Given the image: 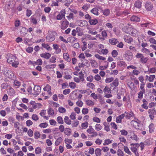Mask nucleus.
<instances>
[{
	"instance_id": "obj_1",
	"label": "nucleus",
	"mask_w": 156,
	"mask_h": 156,
	"mask_svg": "<svg viewBox=\"0 0 156 156\" xmlns=\"http://www.w3.org/2000/svg\"><path fill=\"white\" fill-rule=\"evenodd\" d=\"M130 149L135 154V156H139L137 149L140 146L139 144H138L132 143L130 144Z\"/></svg>"
},
{
	"instance_id": "obj_2",
	"label": "nucleus",
	"mask_w": 156,
	"mask_h": 156,
	"mask_svg": "<svg viewBox=\"0 0 156 156\" xmlns=\"http://www.w3.org/2000/svg\"><path fill=\"white\" fill-rule=\"evenodd\" d=\"M135 57L137 58H140V62L144 64L146 63L148 60L147 58L145 57L143 54L140 53H137Z\"/></svg>"
},
{
	"instance_id": "obj_3",
	"label": "nucleus",
	"mask_w": 156,
	"mask_h": 156,
	"mask_svg": "<svg viewBox=\"0 0 156 156\" xmlns=\"http://www.w3.org/2000/svg\"><path fill=\"white\" fill-rule=\"evenodd\" d=\"M133 54L129 51H126L124 55V57L128 61L131 60L133 58Z\"/></svg>"
},
{
	"instance_id": "obj_4",
	"label": "nucleus",
	"mask_w": 156,
	"mask_h": 156,
	"mask_svg": "<svg viewBox=\"0 0 156 156\" xmlns=\"http://www.w3.org/2000/svg\"><path fill=\"white\" fill-rule=\"evenodd\" d=\"M34 95H37L40 93L41 87L39 86H35L34 88Z\"/></svg>"
},
{
	"instance_id": "obj_5",
	"label": "nucleus",
	"mask_w": 156,
	"mask_h": 156,
	"mask_svg": "<svg viewBox=\"0 0 156 156\" xmlns=\"http://www.w3.org/2000/svg\"><path fill=\"white\" fill-rule=\"evenodd\" d=\"M16 58H17L15 56L13 55L12 54H10L9 56L7 59V62L8 63L11 64L12 62L13 61L16 60Z\"/></svg>"
},
{
	"instance_id": "obj_6",
	"label": "nucleus",
	"mask_w": 156,
	"mask_h": 156,
	"mask_svg": "<svg viewBox=\"0 0 156 156\" xmlns=\"http://www.w3.org/2000/svg\"><path fill=\"white\" fill-rule=\"evenodd\" d=\"M131 30H132V27H129L127 26H124L122 29V30L123 32L129 34H130Z\"/></svg>"
},
{
	"instance_id": "obj_7",
	"label": "nucleus",
	"mask_w": 156,
	"mask_h": 156,
	"mask_svg": "<svg viewBox=\"0 0 156 156\" xmlns=\"http://www.w3.org/2000/svg\"><path fill=\"white\" fill-rule=\"evenodd\" d=\"M145 7L146 9L148 11H151L153 8V5L150 2H146Z\"/></svg>"
},
{
	"instance_id": "obj_8",
	"label": "nucleus",
	"mask_w": 156,
	"mask_h": 156,
	"mask_svg": "<svg viewBox=\"0 0 156 156\" xmlns=\"http://www.w3.org/2000/svg\"><path fill=\"white\" fill-rule=\"evenodd\" d=\"M123 39L126 42L128 43H130L133 41L132 38L129 36H127V35H125Z\"/></svg>"
},
{
	"instance_id": "obj_9",
	"label": "nucleus",
	"mask_w": 156,
	"mask_h": 156,
	"mask_svg": "<svg viewBox=\"0 0 156 156\" xmlns=\"http://www.w3.org/2000/svg\"><path fill=\"white\" fill-rule=\"evenodd\" d=\"M69 22L66 20L63 21L61 23V29L64 30L66 29L68 26Z\"/></svg>"
},
{
	"instance_id": "obj_10",
	"label": "nucleus",
	"mask_w": 156,
	"mask_h": 156,
	"mask_svg": "<svg viewBox=\"0 0 156 156\" xmlns=\"http://www.w3.org/2000/svg\"><path fill=\"white\" fill-rule=\"evenodd\" d=\"M5 75L9 79H12L14 78V74L10 70H8Z\"/></svg>"
},
{
	"instance_id": "obj_11",
	"label": "nucleus",
	"mask_w": 156,
	"mask_h": 156,
	"mask_svg": "<svg viewBox=\"0 0 156 156\" xmlns=\"http://www.w3.org/2000/svg\"><path fill=\"white\" fill-rule=\"evenodd\" d=\"M51 54L49 53L45 52L40 54V56L45 59H48L51 56Z\"/></svg>"
},
{
	"instance_id": "obj_12",
	"label": "nucleus",
	"mask_w": 156,
	"mask_h": 156,
	"mask_svg": "<svg viewBox=\"0 0 156 156\" xmlns=\"http://www.w3.org/2000/svg\"><path fill=\"white\" fill-rule=\"evenodd\" d=\"M30 22L33 24L36 25L37 23V17L35 15L32 16L30 18Z\"/></svg>"
},
{
	"instance_id": "obj_13",
	"label": "nucleus",
	"mask_w": 156,
	"mask_h": 156,
	"mask_svg": "<svg viewBox=\"0 0 156 156\" xmlns=\"http://www.w3.org/2000/svg\"><path fill=\"white\" fill-rule=\"evenodd\" d=\"M8 94L11 97H13L15 94V91L13 88L12 87L9 88L8 90L7 91Z\"/></svg>"
},
{
	"instance_id": "obj_14",
	"label": "nucleus",
	"mask_w": 156,
	"mask_h": 156,
	"mask_svg": "<svg viewBox=\"0 0 156 156\" xmlns=\"http://www.w3.org/2000/svg\"><path fill=\"white\" fill-rule=\"evenodd\" d=\"M124 114H125V116L128 119H130L131 117L134 116V114L132 112H125Z\"/></svg>"
},
{
	"instance_id": "obj_15",
	"label": "nucleus",
	"mask_w": 156,
	"mask_h": 156,
	"mask_svg": "<svg viewBox=\"0 0 156 156\" xmlns=\"http://www.w3.org/2000/svg\"><path fill=\"white\" fill-rule=\"evenodd\" d=\"M55 40V37L53 35L49 34L46 37V40L48 42H51Z\"/></svg>"
},
{
	"instance_id": "obj_16",
	"label": "nucleus",
	"mask_w": 156,
	"mask_h": 156,
	"mask_svg": "<svg viewBox=\"0 0 156 156\" xmlns=\"http://www.w3.org/2000/svg\"><path fill=\"white\" fill-rule=\"evenodd\" d=\"M130 20L132 21L135 22H138L140 21V18L135 16H133L130 18Z\"/></svg>"
},
{
	"instance_id": "obj_17",
	"label": "nucleus",
	"mask_w": 156,
	"mask_h": 156,
	"mask_svg": "<svg viewBox=\"0 0 156 156\" xmlns=\"http://www.w3.org/2000/svg\"><path fill=\"white\" fill-rule=\"evenodd\" d=\"M142 2L140 0H137L135 2L134 7L138 9H140L141 7Z\"/></svg>"
},
{
	"instance_id": "obj_18",
	"label": "nucleus",
	"mask_w": 156,
	"mask_h": 156,
	"mask_svg": "<svg viewBox=\"0 0 156 156\" xmlns=\"http://www.w3.org/2000/svg\"><path fill=\"white\" fill-rule=\"evenodd\" d=\"M109 42L112 45H115L119 42L117 39L115 38H112L109 40Z\"/></svg>"
},
{
	"instance_id": "obj_19",
	"label": "nucleus",
	"mask_w": 156,
	"mask_h": 156,
	"mask_svg": "<svg viewBox=\"0 0 156 156\" xmlns=\"http://www.w3.org/2000/svg\"><path fill=\"white\" fill-rule=\"evenodd\" d=\"M125 116V114H122L119 116L117 117L116 118V122L117 123H121L122 120Z\"/></svg>"
},
{
	"instance_id": "obj_20",
	"label": "nucleus",
	"mask_w": 156,
	"mask_h": 156,
	"mask_svg": "<svg viewBox=\"0 0 156 156\" xmlns=\"http://www.w3.org/2000/svg\"><path fill=\"white\" fill-rule=\"evenodd\" d=\"M73 2V0H63V3H64V5L65 6L69 7Z\"/></svg>"
},
{
	"instance_id": "obj_21",
	"label": "nucleus",
	"mask_w": 156,
	"mask_h": 156,
	"mask_svg": "<svg viewBox=\"0 0 156 156\" xmlns=\"http://www.w3.org/2000/svg\"><path fill=\"white\" fill-rule=\"evenodd\" d=\"M137 30L135 28L132 27V30H130L129 34L132 36H135L137 34Z\"/></svg>"
},
{
	"instance_id": "obj_22",
	"label": "nucleus",
	"mask_w": 156,
	"mask_h": 156,
	"mask_svg": "<svg viewBox=\"0 0 156 156\" xmlns=\"http://www.w3.org/2000/svg\"><path fill=\"white\" fill-rule=\"evenodd\" d=\"M89 22L91 25H94L98 23V21L96 19H91L89 20Z\"/></svg>"
},
{
	"instance_id": "obj_23",
	"label": "nucleus",
	"mask_w": 156,
	"mask_h": 156,
	"mask_svg": "<svg viewBox=\"0 0 156 156\" xmlns=\"http://www.w3.org/2000/svg\"><path fill=\"white\" fill-rule=\"evenodd\" d=\"M98 9L97 7H95L91 10V12L95 15H98Z\"/></svg>"
},
{
	"instance_id": "obj_24",
	"label": "nucleus",
	"mask_w": 156,
	"mask_h": 156,
	"mask_svg": "<svg viewBox=\"0 0 156 156\" xmlns=\"http://www.w3.org/2000/svg\"><path fill=\"white\" fill-rule=\"evenodd\" d=\"M119 84L118 80L117 79H116L111 84V85L112 87H116L118 86Z\"/></svg>"
},
{
	"instance_id": "obj_25",
	"label": "nucleus",
	"mask_w": 156,
	"mask_h": 156,
	"mask_svg": "<svg viewBox=\"0 0 156 156\" xmlns=\"http://www.w3.org/2000/svg\"><path fill=\"white\" fill-rule=\"evenodd\" d=\"M41 45L42 47L45 48L48 51H51V48L48 44L42 43Z\"/></svg>"
},
{
	"instance_id": "obj_26",
	"label": "nucleus",
	"mask_w": 156,
	"mask_h": 156,
	"mask_svg": "<svg viewBox=\"0 0 156 156\" xmlns=\"http://www.w3.org/2000/svg\"><path fill=\"white\" fill-rule=\"evenodd\" d=\"M64 121L68 125H70L71 123V121L70 120L68 117L67 116H66L65 117L64 119Z\"/></svg>"
},
{
	"instance_id": "obj_27",
	"label": "nucleus",
	"mask_w": 156,
	"mask_h": 156,
	"mask_svg": "<svg viewBox=\"0 0 156 156\" xmlns=\"http://www.w3.org/2000/svg\"><path fill=\"white\" fill-rule=\"evenodd\" d=\"M149 132L150 133H151L154 131V124L152 123L149 126Z\"/></svg>"
},
{
	"instance_id": "obj_28",
	"label": "nucleus",
	"mask_w": 156,
	"mask_h": 156,
	"mask_svg": "<svg viewBox=\"0 0 156 156\" xmlns=\"http://www.w3.org/2000/svg\"><path fill=\"white\" fill-rule=\"evenodd\" d=\"M12 66L15 68H16L18 67V65L19 64V62L18 61L17 58H16V60H15L14 61L12 62L11 63Z\"/></svg>"
},
{
	"instance_id": "obj_29",
	"label": "nucleus",
	"mask_w": 156,
	"mask_h": 156,
	"mask_svg": "<svg viewBox=\"0 0 156 156\" xmlns=\"http://www.w3.org/2000/svg\"><path fill=\"white\" fill-rule=\"evenodd\" d=\"M48 113L50 115H53L54 114V112L53 109L51 108H49L48 109Z\"/></svg>"
},
{
	"instance_id": "obj_30",
	"label": "nucleus",
	"mask_w": 156,
	"mask_h": 156,
	"mask_svg": "<svg viewBox=\"0 0 156 156\" xmlns=\"http://www.w3.org/2000/svg\"><path fill=\"white\" fill-rule=\"evenodd\" d=\"M63 56L64 58L66 61L67 62H69L70 61V59L69 58V55L67 53H64Z\"/></svg>"
},
{
	"instance_id": "obj_31",
	"label": "nucleus",
	"mask_w": 156,
	"mask_h": 156,
	"mask_svg": "<svg viewBox=\"0 0 156 156\" xmlns=\"http://www.w3.org/2000/svg\"><path fill=\"white\" fill-rule=\"evenodd\" d=\"M57 120L58 124H62L64 123L62 118L61 116H59L57 118Z\"/></svg>"
},
{
	"instance_id": "obj_32",
	"label": "nucleus",
	"mask_w": 156,
	"mask_h": 156,
	"mask_svg": "<svg viewBox=\"0 0 156 156\" xmlns=\"http://www.w3.org/2000/svg\"><path fill=\"white\" fill-rule=\"evenodd\" d=\"M101 151L99 148H97L95 150V152L96 156H100L101 154Z\"/></svg>"
},
{
	"instance_id": "obj_33",
	"label": "nucleus",
	"mask_w": 156,
	"mask_h": 156,
	"mask_svg": "<svg viewBox=\"0 0 156 156\" xmlns=\"http://www.w3.org/2000/svg\"><path fill=\"white\" fill-rule=\"evenodd\" d=\"M55 64H53L51 65H46L45 66V68L47 69H52L54 68L56 66Z\"/></svg>"
},
{
	"instance_id": "obj_34",
	"label": "nucleus",
	"mask_w": 156,
	"mask_h": 156,
	"mask_svg": "<svg viewBox=\"0 0 156 156\" xmlns=\"http://www.w3.org/2000/svg\"><path fill=\"white\" fill-rule=\"evenodd\" d=\"M87 132L89 134H91L93 132H94V129L91 126H89L88 129L87 130Z\"/></svg>"
},
{
	"instance_id": "obj_35",
	"label": "nucleus",
	"mask_w": 156,
	"mask_h": 156,
	"mask_svg": "<svg viewBox=\"0 0 156 156\" xmlns=\"http://www.w3.org/2000/svg\"><path fill=\"white\" fill-rule=\"evenodd\" d=\"M87 86L92 89H94L95 88V86L92 83L88 82L87 84Z\"/></svg>"
},
{
	"instance_id": "obj_36",
	"label": "nucleus",
	"mask_w": 156,
	"mask_h": 156,
	"mask_svg": "<svg viewBox=\"0 0 156 156\" xmlns=\"http://www.w3.org/2000/svg\"><path fill=\"white\" fill-rule=\"evenodd\" d=\"M86 104L88 106H92L94 105V102L91 100H87L85 101Z\"/></svg>"
},
{
	"instance_id": "obj_37",
	"label": "nucleus",
	"mask_w": 156,
	"mask_h": 156,
	"mask_svg": "<svg viewBox=\"0 0 156 156\" xmlns=\"http://www.w3.org/2000/svg\"><path fill=\"white\" fill-rule=\"evenodd\" d=\"M124 151L126 153H127L129 155H131L132 154V153L129 151L128 148L126 146H124L123 147Z\"/></svg>"
},
{
	"instance_id": "obj_38",
	"label": "nucleus",
	"mask_w": 156,
	"mask_h": 156,
	"mask_svg": "<svg viewBox=\"0 0 156 156\" xmlns=\"http://www.w3.org/2000/svg\"><path fill=\"white\" fill-rule=\"evenodd\" d=\"M112 140H110L109 139L105 140V142L103 143L104 145H108L109 144H111L112 142Z\"/></svg>"
},
{
	"instance_id": "obj_39",
	"label": "nucleus",
	"mask_w": 156,
	"mask_h": 156,
	"mask_svg": "<svg viewBox=\"0 0 156 156\" xmlns=\"http://www.w3.org/2000/svg\"><path fill=\"white\" fill-rule=\"evenodd\" d=\"M56 58L55 56H52L50 58L49 62L51 63H55L56 62Z\"/></svg>"
},
{
	"instance_id": "obj_40",
	"label": "nucleus",
	"mask_w": 156,
	"mask_h": 156,
	"mask_svg": "<svg viewBox=\"0 0 156 156\" xmlns=\"http://www.w3.org/2000/svg\"><path fill=\"white\" fill-rule=\"evenodd\" d=\"M72 132L71 130L69 128L66 129L64 132L65 133L67 136L70 135Z\"/></svg>"
},
{
	"instance_id": "obj_41",
	"label": "nucleus",
	"mask_w": 156,
	"mask_h": 156,
	"mask_svg": "<svg viewBox=\"0 0 156 156\" xmlns=\"http://www.w3.org/2000/svg\"><path fill=\"white\" fill-rule=\"evenodd\" d=\"M117 64L118 65L121 67H125L126 65V63L123 61H120L118 62Z\"/></svg>"
},
{
	"instance_id": "obj_42",
	"label": "nucleus",
	"mask_w": 156,
	"mask_h": 156,
	"mask_svg": "<svg viewBox=\"0 0 156 156\" xmlns=\"http://www.w3.org/2000/svg\"><path fill=\"white\" fill-rule=\"evenodd\" d=\"M102 128V127L101 125L100 124H97L95 126V129L98 131L101 130Z\"/></svg>"
},
{
	"instance_id": "obj_43",
	"label": "nucleus",
	"mask_w": 156,
	"mask_h": 156,
	"mask_svg": "<svg viewBox=\"0 0 156 156\" xmlns=\"http://www.w3.org/2000/svg\"><path fill=\"white\" fill-rule=\"evenodd\" d=\"M62 139L61 137H58L55 142V145L56 146L58 145L62 141Z\"/></svg>"
},
{
	"instance_id": "obj_44",
	"label": "nucleus",
	"mask_w": 156,
	"mask_h": 156,
	"mask_svg": "<svg viewBox=\"0 0 156 156\" xmlns=\"http://www.w3.org/2000/svg\"><path fill=\"white\" fill-rule=\"evenodd\" d=\"M69 85L71 88L74 89L76 87V84L74 82H71L69 83Z\"/></svg>"
},
{
	"instance_id": "obj_45",
	"label": "nucleus",
	"mask_w": 156,
	"mask_h": 156,
	"mask_svg": "<svg viewBox=\"0 0 156 156\" xmlns=\"http://www.w3.org/2000/svg\"><path fill=\"white\" fill-rule=\"evenodd\" d=\"M51 89V87L48 84H47L46 86L44 88L43 90L44 91H49Z\"/></svg>"
},
{
	"instance_id": "obj_46",
	"label": "nucleus",
	"mask_w": 156,
	"mask_h": 156,
	"mask_svg": "<svg viewBox=\"0 0 156 156\" xmlns=\"http://www.w3.org/2000/svg\"><path fill=\"white\" fill-rule=\"evenodd\" d=\"M145 92V91H140L139 93H138V98L140 99H141L143 98V94Z\"/></svg>"
},
{
	"instance_id": "obj_47",
	"label": "nucleus",
	"mask_w": 156,
	"mask_h": 156,
	"mask_svg": "<svg viewBox=\"0 0 156 156\" xmlns=\"http://www.w3.org/2000/svg\"><path fill=\"white\" fill-rule=\"evenodd\" d=\"M95 57L99 60H105L106 59V58L103 56H100L98 54H96L94 55Z\"/></svg>"
},
{
	"instance_id": "obj_48",
	"label": "nucleus",
	"mask_w": 156,
	"mask_h": 156,
	"mask_svg": "<svg viewBox=\"0 0 156 156\" xmlns=\"http://www.w3.org/2000/svg\"><path fill=\"white\" fill-rule=\"evenodd\" d=\"M32 119L35 121H37L39 119L38 116L36 114H33L32 115Z\"/></svg>"
},
{
	"instance_id": "obj_49",
	"label": "nucleus",
	"mask_w": 156,
	"mask_h": 156,
	"mask_svg": "<svg viewBox=\"0 0 156 156\" xmlns=\"http://www.w3.org/2000/svg\"><path fill=\"white\" fill-rule=\"evenodd\" d=\"M103 13L106 16L108 15L110 13V10L109 9H106L103 11Z\"/></svg>"
},
{
	"instance_id": "obj_50",
	"label": "nucleus",
	"mask_w": 156,
	"mask_h": 156,
	"mask_svg": "<svg viewBox=\"0 0 156 156\" xmlns=\"http://www.w3.org/2000/svg\"><path fill=\"white\" fill-rule=\"evenodd\" d=\"M66 109L62 107H60L58 108V111L61 113H64L66 112Z\"/></svg>"
},
{
	"instance_id": "obj_51",
	"label": "nucleus",
	"mask_w": 156,
	"mask_h": 156,
	"mask_svg": "<svg viewBox=\"0 0 156 156\" xmlns=\"http://www.w3.org/2000/svg\"><path fill=\"white\" fill-rule=\"evenodd\" d=\"M141 51L147 54H148L150 52V51L149 49L145 48H143L141 49Z\"/></svg>"
},
{
	"instance_id": "obj_52",
	"label": "nucleus",
	"mask_w": 156,
	"mask_h": 156,
	"mask_svg": "<svg viewBox=\"0 0 156 156\" xmlns=\"http://www.w3.org/2000/svg\"><path fill=\"white\" fill-rule=\"evenodd\" d=\"M118 53L116 50H113L112 52V55L113 57H116L118 55Z\"/></svg>"
},
{
	"instance_id": "obj_53",
	"label": "nucleus",
	"mask_w": 156,
	"mask_h": 156,
	"mask_svg": "<svg viewBox=\"0 0 156 156\" xmlns=\"http://www.w3.org/2000/svg\"><path fill=\"white\" fill-rule=\"evenodd\" d=\"M34 138L36 139H37L40 137V134L38 131H36L34 133Z\"/></svg>"
},
{
	"instance_id": "obj_54",
	"label": "nucleus",
	"mask_w": 156,
	"mask_h": 156,
	"mask_svg": "<svg viewBox=\"0 0 156 156\" xmlns=\"http://www.w3.org/2000/svg\"><path fill=\"white\" fill-rule=\"evenodd\" d=\"M117 154L119 156H123L124 155L123 152L119 149L117 150Z\"/></svg>"
},
{
	"instance_id": "obj_55",
	"label": "nucleus",
	"mask_w": 156,
	"mask_h": 156,
	"mask_svg": "<svg viewBox=\"0 0 156 156\" xmlns=\"http://www.w3.org/2000/svg\"><path fill=\"white\" fill-rule=\"evenodd\" d=\"M88 125V124L87 122H85L81 124V126L83 129H86L87 128Z\"/></svg>"
},
{
	"instance_id": "obj_56",
	"label": "nucleus",
	"mask_w": 156,
	"mask_h": 156,
	"mask_svg": "<svg viewBox=\"0 0 156 156\" xmlns=\"http://www.w3.org/2000/svg\"><path fill=\"white\" fill-rule=\"evenodd\" d=\"M48 124L46 122H44L40 124L39 126L41 128H45L47 127Z\"/></svg>"
},
{
	"instance_id": "obj_57",
	"label": "nucleus",
	"mask_w": 156,
	"mask_h": 156,
	"mask_svg": "<svg viewBox=\"0 0 156 156\" xmlns=\"http://www.w3.org/2000/svg\"><path fill=\"white\" fill-rule=\"evenodd\" d=\"M113 80L114 78L112 77L107 78L105 80V82L106 83H109L113 81Z\"/></svg>"
},
{
	"instance_id": "obj_58",
	"label": "nucleus",
	"mask_w": 156,
	"mask_h": 156,
	"mask_svg": "<svg viewBox=\"0 0 156 156\" xmlns=\"http://www.w3.org/2000/svg\"><path fill=\"white\" fill-rule=\"evenodd\" d=\"M155 76L154 75H151L148 79V80L149 82H152L154 78H155Z\"/></svg>"
},
{
	"instance_id": "obj_59",
	"label": "nucleus",
	"mask_w": 156,
	"mask_h": 156,
	"mask_svg": "<svg viewBox=\"0 0 156 156\" xmlns=\"http://www.w3.org/2000/svg\"><path fill=\"white\" fill-rule=\"evenodd\" d=\"M27 134L30 137L33 136V131L31 129H29L27 131Z\"/></svg>"
},
{
	"instance_id": "obj_60",
	"label": "nucleus",
	"mask_w": 156,
	"mask_h": 156,
	"mask_svg": "<svg viewBox=\"0 0 156 156\" xmlns=\"http://www.w3.org/2000/svg\"><path fill=\"white\" fill-rule=\"evenodd\" d=\"M41 149L40 147H37L35 150V153L37 154H39L41 152Z\"/></svg>"
},
{
	"instance_id": "obj_61",
	"label": "nucleus",
	"mask_w": 156,
	"mask_h": 156,
	"mask_svg": "<svg viewBox=\"0 0 156 156\" xmlns=\"http://www.w3.org/2000/svg\"><path fill=\"white\" fill-rule=\"evenodd\" d=\"M94 80V77L92 75H90L87 78V80L90 82H92Z\"/></svg>"
},
{
	"instance_id": "obj_62",
	"label": "nucleus",
	"mask_w": 156,
	"mask_h": 156,
	"mask_svg": "<svg viewBox=\"0 0 156 156\" xmlns=\"http://www.w3.org/2000/svg\"><path fill=\"white\" fill-rule=\"evenodd\" d=\"M76 114L74 112L71 113L70 116V118L72 120H74L76 119Z\"/></svg>"
},
{
	"instance_id": "obj_63",
	"label": "nucleus",
	"mask_w": 156,
	"mask_h": 156,
	"mask_svg": "<svg viewBox=\"0 0 156 156\" xmlns=\"http://www.w3.org/2000/svg\"><path fill=\"white\" fill-rule=\"evenodd\" d=\"M93 120L94 122L97 123H100L101 122L100 119L99 118L96 117H94L93 118Z\"/></svg>"
},
{
	"instance_id": "obj_64",
	"label": "nucleus",
	"mask_w": 156,
	"mask_h": 156,
	"mask_svg": "<svg viewBox=\"0 0 156 156\" xmlns=\"http://www.w3.org/2000/svg\"><path fill=\"white\" fill-rule=\"evenodd\" d=\"M14 84L15 86L17 87H20L21 85L20 82L18 80H15L14 81Z\"/></svg>"
}]
</instances>
